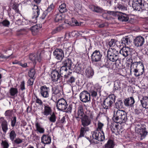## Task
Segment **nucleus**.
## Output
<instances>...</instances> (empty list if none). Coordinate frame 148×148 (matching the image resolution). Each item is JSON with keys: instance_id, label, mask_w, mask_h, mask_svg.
<instances>
[{"instance_id": "obj_21", "label": "nucleus", "mask_w": 148, "mask_h": 148, "mask_svg": "<svg viewBox=\"0 0 148 148\" xmlns=\"http://www.w3.org/2000/svg\"><path fill=\"white\" fill-rule=\"evenodd\" d=\"M82 125L84 127H87L91 123V120L87 115H84L82 118Z\"/></svg>"}, {"instance_id": "obj_20", "label": "nucleus", "mask_w": 148, "mask_h": 148, "mask_svg": "<svg viewBox=\"0 0 148 148\" xmlns=\"http://www.w3.org/2000/svg\"><path fill=\"white\" fill-rule=\"evenodd\" d=\"M52 113V109L50 106L47 104L44 105V109L42 112L43 115L47 116Z\"/></svg>"}, {"instance_id": "obj_32", "label": "nucleus", "mask_w": 148, "mask_h": 148, "mask_svg": "<svg viewBox=\"0 0 148 148\" xmlns=\"http://www.w3.org/2000/svg\"><path fill=\"white\" fill-rule=\"evenodd\" d=\"M118 19L122 22H126L128 21L129 18L127 15L124 13H123V15L119 16Z\"/></svg>"}, {"instance_id": "obj_58", "label": "nucleus", "mask_w": 148, "mask_h": 148, "mask_svg": "<svg viewBox=\"0 0 148 148\" xmlns=\"http://www.w3.org/2000/svg\"><path fill=\"white\" fill-rule=\"evenodd\" d=\"M2 144L3 146V148H8L9 146L8 143L6 141H2Z\"/></svg>"}, {"instance_id": "obj_5", "label": "nucleus", "mask_w": 148, "mask_h": 148, "mask_svg": "<svg viewBox=\"0 0 148 148\" xmlns=\"http://www.w3.org/2000/svg\"><path fill=\"white\" fill-rule=\"evenodd\" d=\"M72 64L71 60L69 58H66L62 61V66L60 70V75L62 73H65L68 69H71V68Z\"/></svg>"}, {"instance_id": "obj_3", "label": "nucleus", "mask_w": 148, "mask_h": 148, "mask_svg": "<svg viewBox=\"0 0 148 148\" xmlns=\"http://www.w3.org/2000/svg\"><path fill=\"white\" fill-rule=\"evenodd\" d=\"M108 59L112 62H116L119 58L118 51L114 49H109L107 51Z\"/></svg>"}, {"instance_id": "obj_30", "label": "nucleus", "mask_w": 148, "mask_h": 148, "mask_svg": "<svg viewBox=\"0 0 148 148\" xmlns=\"http://www.w3.org/2000/svg\"><path fill=\"white\" fill-rule=\"evenodd\" d=\"M130 42V39L128 36H125L122 38L121 41V43L123 44V45H128Z\"/></svg>"}, {"instance_id": "obj_22", "label": "nucleus", "mask_w": 148, "mask_h": 148, "mask_svg": "<svg viewBox=\"0 0 148 148\" xmlns=\"http://www.w3.org/2000/svg\"><path fill=\"white\" fill-rule=\"evenodd\" d=\"M135 103V100L134 98L131 97H128L125 99L124 103L125 106L127 107H133Z\"/></svg>"}, {"instance_id": "obj_35", "label": "nucleus", "mask_w": 148, "mask_h": 148, "mask_svg": "<svg viewBox=\"0 0 148 148\" xmlns=\"http://www.w3.org/2000/svg\"><path fill=\"white\" fill-rule=\"evenodd\" d=\"M63 17L62 14L58 13L55 15L54 21L56 22H60L63 19Z\"/></svg>"}, {"instance_id": "obj_18", "label": "nucleus", "mask_w": 148, "mask_h": 148, "mask_svg": "<svg viewBox=\"0 0 148 148\" xmlns=\"http://www.w3.org/2000/svg\"><path fill=\"white\" fill-rule=\"evenodd\" d=\"M0 127L3 132L6 133L8 130V123L7 121L3 117L0 118Z\"/></svg>"}, {"instance_id": "obj_6", "label": "nucleus", "mask_w": 148, "mask_h": 148, "mask_svg": "<svg viewBox=\"0 0 148 148\" xmlns=\"http://www.w3.org/2000/svg\"><path fill=\"white\" fill-rule=\"evenodd\" d=\"M115 97L114 95H109L104 101L103 106L104 109L110 108L112 106L113 103L114 102Z\"/></svg>"}, {"instance_id": "obj_14", "label": "nucleus", "mask_w": 148, "mask_h": 148, "mask_svg": "<svg viewBox=\"0 0 148 148\" xmlns=\"http://www.w3.org/2000/svg\"><path fill=\"white\" fill-rule=\"evenodd\" d=\"M50 89L49 87L44 85L40 88V94L41 96L44 98H47L49 96Z\"/></svg>"}, {"instance_id": "obj_2", "label": "nucleus", "mask_w": 148, "mask_h": 148, "mask_svg": "<svg viewBox=\"0 0 148 148\" xmlns=\"http://www.w3.org/2000/svg\"><path fill=\"white\" fill-rule=\"evenodd\" d=\"M130 67L131 70L134 72V74L136 77L142 75L144 71V66L140 62H133L131 64Z\"/></svg>"}, {"instance_id": "obj_25", "label": "nucleus", "mask_w": 148, "mask_h": 148, "mask_svg": "<svg viewBox=\"0 0 148 148\" xmlns=\"http://www.w3.org/2000/svg\"><path fill=\"white\" fill-rule=\"evenodd\" d=\"M60 76L59 72L57 71H53L51 73V78L52 80L54 82L58 81L60 77Z\"/></svg>"}, {"instance_id": "obj_23", "label": "nucleus", "mask_w": 148, "mask_h": 148, "mask_svg": "<svg viewBox=\"0 0 148 148\" xmlns=\"http://www.w3.org/2000/svg\"><path fill=\"white\" fill-rule=\"evenodd\" d=\"M94 72L90 67H88L86 68L84 74L88 78H92Z\"/></svg>"}, {"instance_id": "obj_55", "label": "nucleus", "mask_w": 148, "mask_h": 148, "mask_svg": "<svg viewBox=\"0 0 148 148\" xmlns=\"http://www.w3.org/2000/svg\"><path fill=\"white\" fill-rule=\"evenodd\" d=\"M75 82V78L73 77H71L67 81V82L68 84H70L74 83Z\"/></svg>"}, {"instance_id": "obj_47", "label": "nucleus", "mask_w": 148, "mask_h": 148, "mask_svg": "<svg viewBox=\"0 0 148 148\" xmlns=\"http://www.w3.org/2000/svg\"><path fill=\"white\" fill-rule=\"evenodd\" d=\"M142 112V110L140 108L139 106H136L134 109V113L136 115H139Z\"/></svg>"}, {"instance_id": "obj_39", "label": "nucleus", "mask_w": 148, "mask_h": 148, "mask_svg": "<svg viewBox=\"0 0 148 148\" xmlns=\"http://www.w3.org/2000/svg\"><path fill=\"white\" fill-rule=\"evenodd\" d=\"M49 115L50 116L48 117L49 121L51 123H55L56 121V116L54 113L53 112Z\"/></svg>"}, {"instance_id": "obj_50", "label": "nucleus", "mask_w": 148, "mask_h": 148, "mask_svg": "<svg viewBox=\"0 0 148 148\" xmlns=\"http://www.w3.org/2000/svg\"><path fill=\"white\" fill-rule=\"evenodd\" d=\"M63 28L64 27L62 25H60L57 27L55 30H54L53 32V34L56 33L58 32L61 31L62 30Z\"/></svg>"}, {"instance_id": "obj_61", "label": "nucleus", "mask_w": 148, "mask_h": 148, "mask_svg": "<svg viewBox=\"0 0 148 148\" xmlns=\"http://www.w3.org/2000/svg\"><path fill=\"white\" fill-rule=\"evenodd\" d=\"M54 5L52 3L48 7L47 9L46 10L48 12H50L54 8Z\"/></svg>"}, {"instance_id": "obj_12", "label": "nucleus", "mask_w": 148, "mask_h": 148, "mask_svg": "<svg viewBox=\"0 0 148 148\" xmlns=\"http://www.w3.org/2000/svg\"><path fill=\"white\" fill-rule=\"evenodd\" d=\"M102 55L99 51H95L91 56V58L92 63H95L100 61Z\"/></svg>"}, {"instance_id": "obj_11", "label": "nucleus", "mask_w": 148, "mask_h": 148, "mask_svg": "<svg viewBox=\"0 0 148 148\" xmlns=\"http://www.w3.org/2000/svg\"><path fill=\"white\" fill-rule=\"evenodd\" d=\"M56 107L60 110H66L67 108V103L65 100L63 98L59 99L57 103Z\"/></svg>"}, {"instance_id": "obj_40", "label": "nucleus", "mask_w": 148, "mask_h": 148, "mask_svg": "<svg viewBox=\"0 0 148 148\" xmlns=\"http://www.w3.org/2000/svg\"><path fill=\"white\" fill-rule=\"evenodd\" d=\"M59 10L61 13H64L66 11V4L63 3L61 4L59 7Z\"/></svg>"}, {"instance_id": "obj_49", "label": "nucleus", "mask_w": 148, "mask_h": 148, "mask_svg": "<svg viewBox=\"0 0 148 148\" xmlns=\"http://www.w3.org/2000/svg\"><path fill=\"white\" fill-rule=\"evenodd\" d=\"M120 88V86L119 82L118 81H115L114 83V89L117 90Z\"/></svg>"}, {"instance_id": "obj_54", "label": "nucleus", "mask_w": 148, "mask_h": 148, "mask_svg": "<svg viewBox=\"0 0 148 148\" xmlns=\"http://www.w3.org/2000/svg\"><path fill=\"white\" fill-rule=\"evenodd\" d=\"M12 114V111L11 110H8L6 111L5 113V116H11Z\"/></svg>"}, {"instance_id": "obj_44", "label": "nucleus", "mask_w": 148, "mask_h": 148, "mask_svg": "<svg viewBox=\"0 0 148 148\" xmlns=\"http://www.w3.org/2000/svg\"><path fill=\"white\" fill-rule=\"evenodd\" d=\"M70 37V33H66L65 34L64 38L63 37H61L60 38H58V40L60 41L62 40L67 41L69 39Z\"/></svg>"}, {"instance_id": "obj_8", "label": "nucleus", "mask_w": 148, "mask_h": 148, "mask_svg": "<svg viewBox=\"0 0 148 148\" xmlns=\"http://www.w3.org/2000/svg\"><path fill=\"white\" fill-rule=\"evenodd\" d=\"M80 100L83 102L86 103L90 101V93L86 90L81 92L79 95Z\"/></svg>"}, {"instance_id": "obj_13", "label": "nucleus", "mask_w": 148, "mask_h": 148, "mask_svg": "<svg viewBox=\"0 0 148 148\" xmlns=\"http://www.w3.org/2000/svg\"><path fill=\"white\" fill-rule=\"evenodd\" d=\"M41 53H38L37 54H31L29 56V59L35 65L37 62H40L41 61Z\"/></svg>"}, {"instance_id": "obj_45", "label": "nucleus", "mask_w": 148, "mask_h": 148, "mask_svg": "<svg viewBox=\"0 0 148 148\" xmlns=\"http://www.w3.org/2000/svg\"><path fill=\"white\" fill-rule=\"evenodd\" d=\"M104 126V124L99 121H98L97 124V127L96 130H97L99 131H103L102 128Z\"/></svg>"}, {"instance_id": "obj_7", "label": "nucleus", "mask_w": 148, "mask_h": 148, "mask_svg": "<svg viewBox=\"0 0 148 148\" xmlns=\"http://www.w3.org/2000/svg\"><path fill=\"white\" fill-rule=\"evenodd\" d=\"M136 127L138 129V133L140 135L141 139L144 138L147 134V132L146 131L145 126L140 123H138L136 125Z\"/></svg>"}, {"instance_id": "obj_16", "label": "nucleus", "mask_w": 148, "mask_h": 148, "mask_svg": "<svg viewBox=\"0 0 148 148\" xmlns=\"http://www.w3.org/2000/svg\"><path fill=\"white\" fill-rule=\"evenodd\" d=\"M53 54L56 58L61 60L64 57V51L62 49H56L53 51Z\"/></svg>"}, {"instance_id": "obj_19", "label": "nucleus", "mask_w": 148, "mask_h": 148, "mask_svg": "<svg viewBox=\"0 0 148 148\" xmlns=\"http://www.w3.org/2000/svg\"><path fill=\"white\" fill-rule=\"evenodd\" d=\"M134 44L138 47L142 46L145 42V39L142 36L137 37L134 40Z\"/></svg>"}, {"instance_id": "obj_43", "label": "nucleus", "mask_w": 148, "mask_h": 148, "mask_svg": "<svg viewBox=\"0 0 148 148\" xmlns=\"http://www.w3.org/2000/svg\"><path fill=\"white\" fill-rule=\"evenodd\" d=\"M118 41L114 39H111L109 42L108 45L110 47H113L115 45H117Z\"/></svg>"}, {"instance_id": "obj_34", "label": "nucleus", "mask_w": 148, "mask_h": 148, "mask_svg": "<svg viewBox=\"0 0 148 148\" xmlns=\"http://www.w3.org/2000/svg\"><path fill=\"white\" fill-rule=\"evenodd\" d=\"M78 118H82L84 116L82 106H80L78 108Z\"/></svg>"}, {"instance_id": "obj_52", "label": "nucleus", "mask_w": 148, "mask_h": 148, "mask_svg": "<svg viewBox=\"0 0 148 148\" xmlns=\"http://www.w3.org/2000/svg\"><path fill=\"white\" fill-rule=\"evenodd\" d=\"M36 103L40 106H42L43 103L42 101L37 96L36 97Z\"/></svg>"}, {"instance_id": "obj_1", "label": "nucleus", "mask_w": 148, "mask_h": 148, "mask_svg": "<svg viewBox=\"0 0 148 148\" xmlns=\"http://www.w3.org/2000/svg\"><path fill=\"white\" fill-rule=\"evenodd\" d=\"M113 120L117 123L125 122L127 120V114L124 110L116 109L114 111Z\"/></svg>"}, {"instance_id": "obj_9", "label": "nucleus", "mask_w": 148, "mask_h": 148, "mask_svg": "<svg viewBox=\"0 0 148 148\" xmlns=\"http://www.w3.org/2000/svg\"><path fill=\"white\" fill-rule=\"evenodd\" d=\"M92 136L93 139L99 141H103L105 139L104 133L103 131L100 132L97 130H95L92 133Z\"/></svg>"}, {"instance_id": "obj_41", "label": "nucleus", "mask_w": 148, "mask_h": 148, "mask_svg": "<svg viewBox=\"0 0 148 148\" xmlns=\"http://www.w3.org/2000/svg\"><path fill=\"white\" fill-rule=\"evenodd\" d=\"M16 134L15 131L12 130L9 133V138L10 140L12 141L14 140L16 137Z\"/></svg>"}, {"instance_id": "obj_60", "label": "nucleus", "mask_w": 148, "mask_h": 148, "mask_svg": "<svg viewBox=\"0 0 148 148\" xmlns=\"http://www.w3.org/2000/svg\"><path fill=\"white\" fill-rule=\"evenodd\" d=\"M25 22L26 25H32L33 24L35 23H34L32 19L31 20H25Z\"/></svg>"}, {"instance_id": "obj_15", "label": "nucleus", "mask_w": 148, "mask_h": 148, "mask_svg": "<svg viewBox=\"0 0 148 148\" xmlns=\"http://www.w3.org/2000/svg\"><path fill=\"white\" fill-rule=\"evenodd\" d=\"M143 0H133L132 3L133 8L135 10L139 11L143 9L144 5L142 3Z\"/></svg>"}, {"instance_id": "obj_42", "label": "nucleus", "mask_w": 148, "mask_h": 148, "mask_svg": "<svg viewBox=\"0 0 148 148\" xmlns=\"http://www.w3.org/2000/svg\"><path fill=\"white\" fill-rule=\"evenodd\" d=\"M70 47V44L69 43L66 42L61 45L60 49H62L63 51H64L65 50H68Z\"/></svg>"}, {"instance_id": "obj_10", "label": "nucleus", "mask_w": 148, "mask_h": 148, "mask_svg": "<svg viewBox=\"0 0 148 148\" xmlns=\"http://www.w3.org/2000/svg\"><path fill=\"white\" fill-rule=\"evenodd\" d=\"M32 8L33 12L32 15V19L34 23H36L37 22V18L40 14V9L38 6L34 5H33Z\"/></svg>"}, {"instance_id": "obj_48", "label": "nucleus", "mask_w": 148, "mask_h": 148, "mask_svg": "<svg viewBox=\"0 0 148 148\" xmlns=\"http://www.w3.org/2000/svg\"><path fill=\"white\" fill-rule=\"evenodd\" d=\"M10 24V22L7 20H5L1 22V25L4 26L8 27Z\"/></svg>"}, {"instance_id": "obj_4", "label": "nucleus", "mask_w": 148, "mask_h": 148, "mask_svg": "<svg viewBox=\"0 0 148 148\" xmlns=\"http://www.w3.org/2000/svg\"><path fill=\"white\" fill-rule=\"evenodd\" d=\"M89 8L92 11L99 13H102L103 15L106 14V17L109 15H112L114 14L113 11L103 10L102 8L97 5H91L89 6Z\"/></svg>"}, {"instance_id": "obj_29", "label": "nucleus", "mask_w": 148, "mask_h": 148, "mask_svg": "<svg viewBox=\"0 0 148 148\" xmlns=\"http://www.w3.org/2000/svg\"><path fill=\"white\" fill-rule=\"evenodd\" d=\"M142 106L146 109H148V97L147 96L143 97L142 100L140 101Z\"/></svg>"}, {"instance_id": "obj_31", "label": "nucleus", "mask_w": 148, "mask_h": 148, "mask_svg": "<svg viewBox=\"0 0 148 148\" xmlns=\"http://www.w3.org/2000/svg\"><path fill=\"white\" fill-rule=\"evenodd\" d=\"M114 143L113 140H109L106 143L105 145V148H114Z\"/></svg>"}, {"instance_id": "obj_24", "label": "nucleus", "mask_w": 148, "mask_h": 148, "mask_svg": "<svg viewBox=\"0 0 148 148\" xmlns=\"http://www.w3.org/2000/svg\"><path fill=\"white\" fill-rule=\"evenodd\" d=\"M111 129L113 133L116 134L119 133L120 130L119 128V125L117 123H113L111 126Z\"/></svg>"}, {"instance_id": "obj_56", "label": "nucleus", "mask_w": 148, "mask_h": 148, "mask_svg": "<svg viewBox=\"0 0 148 148\" xmlns=\"http://www.w3.org/2000/svg\"><path fill=\"white\" fill-rule=\"evenodd\" d=\"M20 88V89L22 91H23L25 89V82L24 81H22L21 82Z\"/></svg>"}, {"instance_id": "obj_51", "label": "nucleus", "mask_w": 148, "mask_h": 148, "mask_svg": "<svg viewBox=\"0 0 148 148\" xmlns=\"http://www.w3.org/2000/svg\"><path fill=\"white\" fill-rule=\"evenodd\" d=\"M16 121V116L14 117L11 120V125L12 127L15 126Z\"/></svg>"}, {"instance_id": "obj_59", "label": "nucleus", "mask_w": 148, "mask_h": 148, "mask_svg": "<svg viewBox=\"0 0 148 148\" xmlns=\"http://www.w3.org/2000/svg\"><path fill=\"white\" fill-rule=\"evenodd\" d=\"M72 108V106L71 104L69 105L68 107H67L66 110V112H69L71 113V112Z\"/></svg>"}, {"instance_id": "obj_53", "label": "nucleus", "mask_w": 148, "mask_h": 148, "mask_svg": "<svg viewBox=\"0 0 148 148\" xmlns=\"http://www.w3.org/2000/svg\"><path fill=\"white\" fill-rule=\"evenodd\" d=\"M35 73V71L34 69H31L29 73V77L32 78L34 77Z\"/></svg>"}, {"instance_id": "obj_62", "label": "nucleus", "mask_w": 148, "mask_h": 148, "mask_svg": "<svg viewBox=\"0 0 148 148\" xmlns=\"http://www.w3.org/2000/svg\"><path fill=\"white\" fill-rule=\"evenodd\" d=\"M33 80L32 79H29L27 81V83L28 86L32 85L33 84Z\"/></svg>"}, {"instance_id": "obj_63", "label": "nucleus", "mask_w": 148, "mask_h": 148, "mask_svg": "<svg viewBox=\"0 0 148 148\" xmlns=\"http://www.w3.org/2000/svg\"><path fill=\"white\" fill-rule=\"evenodd\" d=\"M15 23L16 24L18 25H20L22 24V21L21 19H18L16 20Z\"/></svg>"}, {"instance_id": "obj_33", "label": "nucleus", "mask_w": 148, "mask_h": 148, "mask_svg": "<svg viewBox=\"0 0 148 148\" xmlns=\"http://www.w3.org/2000/svg\"><path fill=\"white\" fill-rule=\"evenodd\" d=\"M35 126L36 127V130L41 134L44 132L45 129L42 127L40 124L38 122L36 123Z\"/></svg>"}, {"instance_id": "obj_38", "label": "nucleus", "mask_w": 148, "mask_h": 148, "mask_svg": "<svg viewBox=\"0 0 148 148\" xmlns=\"http://www.w3.org/2000/svg\"><path fill=\"white\" fill-rule=\"evenodd\" d=\"M116 8L119 10L123 11L127 10V8L121 3H119L116 6Z\"/></svg>"}, {"instance_id": "obj_17", "label": "nucleus", "mask_w": 148, "mask_h": 148, "mask_svg": "<svg viewBox=\"0 0 148 148\" xmlns=\"http://www.w3.org/2000/svg\"><path fill=\"white\" fill-rule=\"evenodd\" d=\"M132 49L126 47H123L120 50V53L125 57H127L129 56H131L132 54Z\"/></svg>"}, {"instance_id": "obj_37", "label": "nucleus", "mask_w": 148, "mask_h": 148, "mask_svg": "<svg viewBox=\"0 0 148 148\" xmlns=\"http://www.w3.org/2000/svg\"><path fill=\"white\" fill-rule=\"evenodd\" d=\"M9 92L10 95L13 96L17 95L18 91L17 88L12 87L10 88Z\"/></svg>"}, {"instance_id": "obj_46", "label": "nucleus", "mask_w": 148, "mask_h": 148, "mask_svg": "<svg viewBox=\"0 0 148 148\" xmlns=\"http://www.w3.org/2000/svg\"><path fill=\"white\" fill-rule=\"evenodd\" d=\"M12 142L13 144L14 145V146H16L17 145L22 143L23 142V140L19 138H18L15 140H14Z\"/></svg>"}, {"instance_id": "obj_64", "label": "nucleus", "mask_w": 148, "mask_h": 148, "mask_svg": "<svg viewBox=\"0 0 148 148\" xmlns=\"http://www.w3.org/2000/svg\"><path fill=\"white\" fill-rule=\"evenodd\" d=\"M47 12L48 11L46 10L45 11L43 12V13L42 14V19H44L46 16L47 14Z\"/></svg>"}, {"instance_id": "obj_26", "label": "nucleus", "mask_w": 148, "mask_h": 148, "mask_svg": "<svg viewBox=\"0 0 148 148\" xmlns=\"http://www.w3.org/2000/svg\"><path fill=\"white\" fill-rule=\"evenodd\" d=\"M41 141L42 143L45 144H49L51 142V137L46 135H43L41 137Z\"/></svg>"}, {"instance_id": "obj_27", "label": "nucleus", "mask_w": 148, "mask_h": 148, "mask_svg": "<svg viewBox=\"0 0 148 148\" xmlns=\"http://www.w3.org/2000/svg\"><path fill=\"white\" fill-rule=\"evenodd\" d=\"M89 130V128L88 127H82L80 130V134L78 136V138L84 137L86 132Z\"/></svg>"}, {"instance_id": "obj_36", "label": "nucleus", "mask_w": 148, "mask_h": 148, "mask_svg": "<svg viewBox=\"0 0 148 148\" xmlns=\"http://www.w3.org/2000/svg\"><path fill=\"white\" fill-rule=\"evenodd\" d=\"M61 95V93L59 90L58 89H56L53 93V94L51 99L54 98L55 97L56 99L60 97Z\"/></svg>"}, {"instance_id": "obj_57", "label": "nucleus", "mask_w": 148, "mask_h": 148, "mask_svg": "<svg viewBox=\"0 0 148 148\" xmlns=\"http://www.w3.org/2000/svg\"><path fill=\"white\" fill-rule=\"evenodd\" d=\"M90 93L92 97H96L97 95V90H91L90 91Z\"/></svg>"}, {"instance_id": "obj_28", "label": "nucleus", "mask_w": 148, "mask_h": 148, "mask_svg": "<svg viewBox=\"0 0 148 148\" xmlns=\"http://www.w3.org/2000/svg\"><path fill=\"white\" fill-rule=\"evenodd\" d=\"M41 27L39 25H36L32 27L31 30L33 35H35L37 34Z\"/></svg>"}]
</instances>
